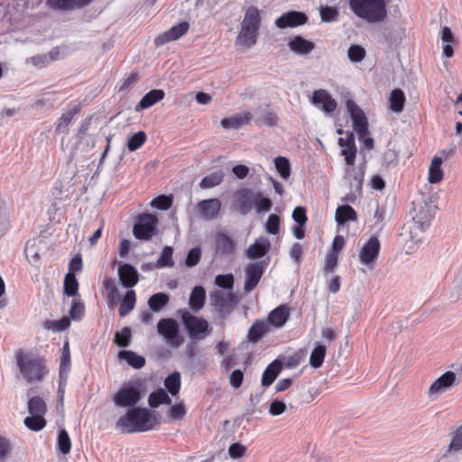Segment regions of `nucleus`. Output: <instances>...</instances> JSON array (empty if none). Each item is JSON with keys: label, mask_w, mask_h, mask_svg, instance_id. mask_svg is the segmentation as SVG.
Here are the masks:
<instances>
[{"label": "nucleus", "mask_w": 462, "mask_h": 462, "mask_svg": "<svg viewBox=\"0 0 462 462\" xmlns=\"http://www.w3.org/2000/svg\"><path fill=\"white\" fill-rule=\"evenodd\" d=\"M158 421L146 408H132L116 421V427L125 433L144 432L152 430Z\"/></svg>", "instance_id": "f257e3e1"}, {"label": "nucleus", "mask_w": 462, "mask_h": 462, "mask_svg": "<svg viewBox=\"0 0 462 462\" xmlns=\"http://www.w3.org/2000/svg\"><path fill=\"white\" fill-rule=\"evenodd\" d=\"M15 358L23 379L29 383L42 381L48 374L44 360L36 355L20 350Z\"/></svg>", "instance_id": "f03ea898"}, {"label": "nucleus", "mask_w": 462, "mask_h": 462, "mask_svg": "<svg viewBox=\"0 0 462 462\" xmlns=\"http://www.w3.org/2000/svg\"><path fill=\"white\" fill-rule=\"evenodd\" d=\"M386 5V0H349L353 14L369 23H381L385 19Z\"/></svg>", "instance_id": "7ed1b4c3"}, {"label": "nucleus", "mask_w": 462, "mask_h": 462, "mask_svg": "<svg viewBox=\"0 0 462 462\" xmlns=\"http://www.w3.org/2000/svg\"><path fill=\"white\" fill-rule=\"evenodd\" d=\"M179 313L191 340H204L211 334L212 328L204 318L192 315L187 310H180Z\"/></svg>", "instance_id": "20e7f679"}, {"label": "nucleus", "mask_w": 462, "mask_h": 462, "mask_svg": "<svg viewBox=\"0 0 462 462\" xmlns=\"http://www.w3.org/2000/svg\"><path fill=\"white\" fill-rule=\"evenodd\" d=\"M210 304L214 308L218 317L222 319H226L234 310L238 302L236 296L233 292H223L215 290L209 293Z\"/></svg>", "instance_id": "39448f33"}, {"label": "nucleus", "mask_w": 462, "mask_h": 462, "mask_svg": "<svg viewBox=\"0 0 462 462\" xmlns=\"http://www.w3.org/2000/svg\"><path fill=\"white\" fill-rule=\"evenodd\" d=\"M157 332L172 348L179 347L184 342L183 337L180 334L179 323L174 319H161L157 323Z\"/></svg>", "instance_id": "423d86ee"}, {"label": "nucleus", "mask_w": 462, "mask_h": 462, "mask_svg": "<svg viewBox=\"0 0 462 462\" xmlns=\"http://www.w3.org/2000/svg\"><path fill=\"white\" fill-rule=\"evenodd\" d=\"M158 218L152 214H142L134 224L133 233L135 238L148 241L157 233Z\"/></svg>", "instance_id": "0eeeda50"}, {"label": "nucleus", "mask_w": 462, "mask_h": 462, "mask_svg": "<svg viewBox=\"0 0 462 462\" xmlns=\"http://www.w3.org/2000/svg\"><path fill=\"white\" fill-rule=\"evenodd\" d=\"M458 383L456 373L447 371L438 377L429 387L427 395L430 399H436L443 393L451 390Z\"/></svg>", "instance_id": "6e6552de"}, {"label": "nucleus", "mask_w": 462, "mask_h": 462, "mask_svg": "<svg viewBox=\"0 0 462 462\" xmlns=\"http://www.w3.org/2000/svg\"><path fill=\"white\" fill-rule=\"evenodd\" d=\"M346 109L353 122V128L358 134L359 138L368 135V121L364 111L352 100L346 102Z\"/></svg>", "instance_id": "1a4fd4ad"}, {"label": "nucleus", "mask_w": 462, "mask_h": 462, "mask_svg": "<svg viewBox=\"0 0 462 462\" xmlns=\"http://www.w3.org/2000/svg\"><path fill=\"white\" fill-rule=\"evenodd\" d=\"M140 400V389L130 384L121 386L113 398L115 404L118 407H132Z\"/></svg>", "instance_id": "9d476101"}, {"label": "nucleus", "mask_w": 462, "mask_h": 462, "mask_svg": "<svg viewBox=\"0 0 462 462\" xmlns=\"http://www.w3.org/2000/svg\"><path fill=\"white\" fill-rule=\"evenodd\" d=\"M381 245L375 236H371L369 240L363 245L359 252V259L362 264L374 269L379 255Z\"/></svg>", "instance_id": "9b49d317"}, {"label": "nucleus", "mask_w": 462, "mask_h": 462, "mask_svg": "<svg viewBox=\"0 0 462 462\" xmlns=\"http://www.w3.org/2000/svg\"><path fill=\"white\" fill-rule=\"evenodd\" d=\"M310 102L326 114L334 112L337 108V101L325 89H317L313 92Z\"/></svg>", "instance_id": "f8f14e48"}, {"label": "nucleus", "mask_w": 462, "mask_h": 462, "mask_svg": "<svg viewBox=\"0 0 462 462\" xmlns=\"http://www.w3.org/2000/svg\"><path fill=\"white\" fill-rule=\"evenodd\" d=\"M264 272V267L261 262L248 263L245 267V280L244 290L246 292L252 291L259 283Z\"/></svg>", "instance_id": "ddd939ff"}, {"label": "nucleus", "mask_w": 462, "mask_h": 462, "mask_svg": "<svg viewBox=\"0 0 462 462\" xmlns=\"http://www.w3.org/2000/svg\"><path fill=\"white\" fill-rule=\"evenodd\" d=\"M189 24L187 22L180 23L171 28H170L165 32L158 35L154 39V43L156 46L164 45L167 42L175 41L180 39L181 36L187 33L189 31Z\"/></svg>", "instance_id": "4468645a"}, {"label": "nucleus", "mask_w": 462, "mask_h": 462, "mask_svg": "<svg viewBox=\"0 0 462 462\" xmlns=\"http://www.w3.org/2000/svg\"><path fill=\"white\" fill-rule=\"evenodd\" d=\"M308 17L305 14L297 11H290L283 14L275 20V25L280 29L297 27L307 23Z\"/></svg>", "instance_id": "2eb2a0df"}, {"label": "nucleus", "mask_w": 462, "mask_h": 462, "mask_svg": "<svg viewBox=\"0 0 462 462\" xmlns=\"http://www.w3.org/2000/svg\"><path fill=\"white\" fill-rule=\"evenodd\" d=\"M256 192L251 189H241L236 192V205L241 215H247L254 208Z\"/></svg>", "instance_id": "dca6fc26"}, {"label": "nucleus", "mask_w": 462, "mask_h": 462, "mask_svg": "<svg viewBox=\"0 0 462 462\" xmlns=\"http://www.w3.org/2000/svg\"><path fill=\"white\" fill-rule=\"evenodd\" d=\"M198 209L204 220L210 221L217 217L221 202L218 199H204L198 203Z\"/></svg>", "instance_id": "f3484780"}, {"label": "nucleus", "mask_w": 462, "mask_h": 462, "mask_svg": "<svg viewBox=\"0 0 462 462\" xmlns=\"http://www.w3.org/2000/svg\"><path fill=\"white\" fill-rule=\"evenodd\" d=\"M338 144L342 147L341 154L345 157L346 163L348 166L354 165L356 156L354 134L350 133L346 140L339 138Z\"/></svg>", "instance_id": "a211bd4d"}, {"label": "nucleus", "mask_w": 462, "mask_h": 462, "mask_svg": "<svg viewBox=\"0 0 462 462\" xmlns=\"http://www.w3.org/2000/svg\"><path fill=\"white\" fill-rule=\"evenodd\" d=\"M288 47L295 54L304 56L310 54L315 49V44L300 35H296L289 41Z\"/></svg>", "instance_id": "6ab92c4d"}, {"label": "nucleus", "mask_w": 462, "mask_h": 462, "mask_svg": "<svg viewBox=\"0 0 462 462\" xmlns=\"http://www.w3.org/2000/svg\"><path fill=\"white\" fill-rule=\"evenodd\" d=\"M118 276L125 288L134 287L138 282V272L130 263H124L119 267Z\"/></svg>", "instance_id": "aec40b11"}, {"label": "nucleus", "mask_w": 462, "mask_h": 462, "mask_svg": "<svg viewBox=\"0 0 462 462\" xmlns=\"http://www.w3.org/2000/svg\"><path fill=\"white\" fill-rule=\"evenodd\" d=\"M271 243L265 236H261L249 246L246 251V256L249 259H258L264 256L270 250Z\"/></svg>", "instance_id": "412c9836"}, {"label": "nucleus", "mask_w": 462, "mask_h": 462, "mask_svg": "<svg viewBox=\"0 0 462 462\" xmlns=\"http://www.w3.org/2000/svg\"><path fill=\"white\" fill-rule=\"evenodd\" d=\"M254 122L257 125L275 126L279 121L278 116L268 107L259 106L254 111Z\"/></svg>", "instance_id": "4be33fe9"}, {"label": "nucleus", "mask_w": 462, "mask_h": 462, "mask_svg": "<svg viewBox=\"0 0 462 462\" xmlns=\"http://www.w3.org/2000/svg\"><path fill=\"white\" fill-rule=\"evenodd\" d=\"M254 116L250 112L241 113L221 120V125L225 129H238L244 125H247Z\"/></svg>", "instance_id": "5701e85b"}, {"label": "nucleus", "mask_w": 462, "mask_h": 462, "mask_svg": "<svg viewBox=\"0 0 462 462\" xmlns=\"http://www.w3.org/2000/svg\"><path fill=\"white\" fill-rule=\"evenodd\" d=\"M165 94L162 89H152L145 94L140 102L135 106V111L139 112L143 109H147L159 101L162 100Z\"/></svg>", "instance_id": "b1692460"}, {"label": "nucleus", "mask_w": 462, "mask_h": 462, "mask_svg": "<svg viewBox=\"0 0 462 462\" xmlns=\"http://www.w3.org/2000/svg\"><path fill=\"white\" fill-rule=\"evenodd\" d=\"M70 370V352L69 343L66 342L62 348V355L60 363V385L59 391H61V387L66 383L68 374Z\"/></svg>", "instance_id": "393cba45"}, {"label": "nucleus", "mask_w": 462, "mask_h": 462, "mask_svg": "<svg viewBox=\"0 0 462 462\" xmlns=\"http://www.w3.org/2000/svg\"><path fill=\"white\" fill-rule=\"evenodd\" d=\"M290 317V309L286 305H281L273 310L268 315V322L275 328H282Z\"/></svg>", "instance_id": "a878e982"}, {"label": "nucleus", "mask_w": 462, "mask_h": 462, "mask_svg": "<svg viewBox=\"0 0 462 462\" xmlns=\"http://www.w3.org/2000/svg\"><path fill=\"white\" fill-rule=\"evenodd\" d=\"M282 368V363L278 359H275L271 364H269L263 373L261 381L262 385L263 387L270 386L280 374Z\"/></svg>", "instance_id": "bb28decb"}, {"label": "nucleus", "mask_w": 462, "mask_h": 462, "mask_svg": "<svg viewBox=\"0 0 462 462\" xmlns=\"http://www.w3.org/2000/svg\"><path fill=\"white\" fill-rule=\"evenodd\" d=\"M206 291L199 285L193 288L189 299V306L193 312H199L205 305Z\"/></svg>", "instance_id": "cd10ccee"}, {"label": "nucleus", "mask_w": 462, "mask_h": 462, "mask_svg": "<svg viewBox=\"0 0 462 462\" xmlns=\"http://www.w3.org/2000/svg\"><path fill=\"white\" fill-rule=\"evenodd\" d=\"M216 242V250L217 253L228 255L234 253L235 251V243L234 241L224 233H217L215 238Z\"/></svg>", "instance_id": "c85d7f7f"}, {"label": "nucleus", "mask_w": 462, "mask_h": 462, "mask_svg": "<svg viewBox=\"0 0 462 462\" xmlns=\"http://www.w3.org/2000/svg\"><path fill=\"white\" fill-rule=\"evenodd\" d=\"M79 108L78 106H74L71 109L64 112L61 116L58 119L56 125V133L63 134L65 135L69 134V125L71 123L73 117L79 113Z\"/></svg>", "instance_id": "c756f323"}, {"label": "nucleus", "mask_w": 462, "mask_h": 462, "mask_svg": "<svg viewBox=\"0 0 462 462\" xmlns=\"http://www.w3.org/2000/svg\"><path fill=\"white\" fill-rule=\"evenodd\" d=\"M241 26L245 27L246 31L248 29H253L254 31L259 32L260 28V14L259 11L254 6H250L244 17V20L241 23Z\"/></svg>", "instance_id": "7c9ffc66"}, {"label": "nucleus", "mask_w": 462, "mask_h": 462, "mask_svg": "<svg viewBox=\"0 0 462 462\" xmlns=\"http://www.w3.org/2000/svg\"><path fill=\"white\" fill-rule=\"evenodd\" d=\"M270 330L269 324L262 319H257L251 326L247 339L250 342H257L264 334Z\"/></svg>", "instance_id": "2f4dec72"}, {"label": "nucleus", "mask_w": 462, "mask_h": 462, "mask_svg": "<svg viewBox=\"0 0 462 462\" xmlns=\"http://www.w3.org/2000/svg\"><path fill=\"white\" fill-rule=\"evenodd\" d=\"M258 32L253 29L246 31L245 27L241 26V31L236 37V44L250 48L257 42Z\"/></svg>", "instance_id": "473e14b6"}, {"label": "nucleus", "mask_w": 462, "mask_h": 462, "mask_svg": "<svg viewBox=\"0 0 462 462\" xmlns=\"http://www.w3.org/2000/svg\"><path fill=\"white\" fill-rule=\"evenodd\" d=\"M118 358L125 360L129 365L135 369H140L145 365V358L131 350L119 351Z\"/></svg>", "instance_id": "72a5a7b5"}, {"label": "nucleus", "mask_w": 462, "mask_h": 462, "mask_svg": "<svg viewBox=\"0 0 462 462\" xmlns=\"http://www.w3.org/2000/svg\"><path fill=\"white\" fill-rule=\"evenodd\" d=\"M356 213L349 205L339 206L335 214L336 221L338 225H344L347 221L356 220Z\"/></svg>", "instance_id": "f704fd0d"}, {"label": "nucleus", "mask_w": 462, "mask_h": 462, "mask_svg": "<svg viewBox=\"0 0 462 462\" xmlns=\"http://www.w3.org/2000/svg\"><path fill=\"white\" fill-rule=\"evenodd\" d=\"M148 404L152 408H157L161 404L170 405L171 404V399L164 389L160 388L149 394Z\"/></svg>", "instance_id": "c9c22d12"}, {"label": "nucleus", "mask_w": 462, "mask_h": 462, "mask_svg": "<svg viewBox=\"0 0 462 462\" xmlns=\"http://www.w3.org/2000/svg\"><path fill=\"white\" fill-rule=\"evenodd\" d=\"M431 217L428 210H420L413 217V226L411 234L417 230L425 232L430 226Z\"/></svg>", "instance_id": "e433bc0d"}, {"label": "nucleus", "mask_w": 462, "mask_h": 462, "mask_svg": "<svg viewBox=\"0 0 462 462\" xmlns=\"http://www.w3.org/2000/svg\"><path fill=\"white\" fill-rule=\"evenodd\" d=\"M135 302H136V296H135L134 291V290L127 291L120 303V306H119V316L125 317L128 313H130L134 310V308L135 306Z\"/></svg>", "instance_id": "4c0bfd02"}, {"label": "nucleus", "mask_w": 462, "mask_h": 462, "mask_svg": "<svg viewBox=\"0 0 462 462\" xmlns=\"http://www.w3.org/2000/svg\"><path fill=\"white\" fill-rule=\"evenodd\" d=\"M169 295L164 292H158L152 295L148 300V306L153 312H160L169 302Z\"/></svg>", "instance_id": "58836bf2"}, {"label": "nucleus", "mask_w": 462, "mask_h": 462, "mask_svg": "<svg viewBox=\"0 0 462 462\" xmlns=\"http://www.w3.org/2000/svg\"><path fill=\"white\" fill-rule=\"evenodd\" d=\"M442 159L440 157H434L431 161L429 170V181L430 183H439L443 178V171L441 169Z\"/></svg>", "instance_id": "ea45409f"}, {"label": "nucleus", "mask_w": 462, "mask_h": 462, "mask_svg": "<svg viewBox=\"0 0 462 462\" xmlns=\"http://www.w3.org/2000/svg\"><path fill=\"white\" fill-rule=\"evenodd\" d=\"M390 109L394 113H401L403 109L405 96L402 90L395 88L391 92Z\"/></svg>", "instance_id": "a19ab883"}, {"label": "nucleus", "mask_w": 462, "mask_h": 462, "mask_svg": "<svg viewBox=\"0 0 462 462\" xmlns=\"http://www.w3.org/2000/svg\"><path fill=\"white\" fill-rule=\"evenodd\" d=\"M224 179V172L220 171H216L207 176H205L201 181L199 182V187L201 189H211L217 185H219Z\"/></svg>", "instance_id": "79ce46f5"}, {"label": "nucleus", "mask_w": 462, "mask_h": 462, "mask_svg": "<svg viewBox=\"0 0 462 462\" xmlns=\"http://www.w3.org/2000/svg\"><path fill=\"white\" fill-rule=\"evenodd\" d=\"M326 346L317 343L310 356V365L313 368H319L322 365L326 356Z\"/></svg>", "instance_id": "37998d69"}, {"label": "nucleus", "mask_w": 462, "mask_h": 462, "mask_svg": "<svg viewBox=\"0 0 462 462\" xmlns=\"http://www.w3.org/2000/svg\"><path fill=\"white\" fill-rule=\"evenodd\" d=\"M28 410L30 414L44 416L47 411V406L42 397L33 396L28 402Z\"/></svg>", "instance_id": "c03bdc74"}, {"label": "nucleus", "mask_w": 462, "mask_h": 462, "mask_svg": "<svg viewBox=\"0 0 462 462\" xmlns=\"http://www.w3.org/2000/svg\"><path fill=\"white\" fill-rule=\"evenodd\" d=\"M70 326V320L68 317H63L59 320L47 319L43 323V328L54 332L64 331Z\"/></svg>", "instance_id": "a18cd8bd"}, {"label": "nucleus", "mask_w": 462, "mask_h": 462, "mask_svg": "<svg viewBox=\"0 0 462 462\" xmlns=\"http://www.w3.org/2000/svg\"><path fill=\"white\" fill-rule=\"evenodd\" d=\"M164 385L171 395H176L180 388V374L174 372L164 380Z\"/></svg>", "instance_id": "49530a36"}, {"label": "nucleus", "mask_w": 462, "mask_h": 462, "mask_svg": "<svg viewBox=\"0 0 462 462\" xmlns=\"http://www.w3.org/2000/svg\"><path fill=\"white\" fill-rule=\"evenodd\" d=\"M79 291V282L75 273H68L64 279V293L69 297L76 296Z\"/></svg>", "instance_id": "de8ad7c7"}, {"label": "nucleus", "mask_w": 462, "mask_h": 462, "mask_svg": "<svg viewBox=\"0 0 462 462\" xmlns=\"http://www.w3.org/2000/svg\"><path fill=\"white\" fill-rule=\"evenodd\" d=\"M24 425L31 430L40 431L46 426V420L42 415L31 414L24 419Z\"/></svg>", "instance_id": "09e8293b"}, {"label": "nucleus", "mask_w": 462, "mask_h": 462, "mask_svg": "<svg viewBox=\"0 0 462 462\" xmlns=\"http://www.w3.org/2000/svg\"><path fill=\"white\" fill-rule=\"evenodd\" d=\"M272 207L273 202L270 199L264 198L261 192H256L254 208L257 214L268 212Z\"/></svg>", "instance_id": "8fccbe9b"}, {"label": "nucleus", "mask_w": 462, "mask_h": 462, "mask_svg": "<svg viewBox=\"0 0 462 462\" xmlns=\"http://www.w3.org/2000/svg\"><path fill=\"white\" fill-rule=\"evenodd\" d=\"M274 165L279 175L283 180H288L291 175V165L287 158L279 156L274 160Z\"/></svg>", "instance_id": "3c124183"}, {"label": "nucleus", "mask_w": 462, "mask_h": 462, "mask_svg": "<svg viewBox=\"0 0 462 462\" xmlns=\"http://www.w3.org/2000/svg\"><path fill=\"white\" fill-rule=\"evenodd\" d=\"M173 249L171 246H165L162 249V252L157 260L156 266L158 268L163 267H172L174 265V262L172 260Z\"/></svg>", "instance_id": "603ef678"}, {"label": "nucleus", "mask_w": 462, "mask_h": 462, "mask_svg": "<svg viewBox=\"0 0 462 462\" xmlns=\"http://www.w3.org/2000/svg\"><path fill=\"white\" fill-rule=\"evenodd\" d=\"M57 444L59 450L62 454L67 455L70 452L71 441L65 429L59 430Z\"/></svg>", "instance_id": "864d4df0"}, {"label": "nucleus", "mask_w": 462, "mask_h": 462, "mask_svg": "<svg viewBox=\"0 0 462 462\" xmlns=\"http://www.w3.org/2000/svg\"><path fill=\"white\" fill-rule=\"evenodd\" d=\"M281 218L276 214H271L264 225L265 232L269 235H277L280 231Z\"/></svg>", "instance_id": "5fc2aeb1"}, {"label": "nucleus", "mask_w": 462, "mask_h": 462, "mask_svg": "<svg viewBox=\"0 0 462 462\" xmlns=\"http://www.w3.org/2000/svg\"><path fill=\"white\" fill-rule=\"evenodd\" d=\"M146 141V134L143 131L132 135L127 142V148L130 152L136 151L139 149Z\"/></svg>", "instance_id": "6e6d98bb"}, {"label": "nucleus", "mask_w": 462, "mask_h": 462, "mask_svg": "<svg viewBox=\"0 0 462 462\" xmlns=\"http://www.w3.org/2000/svg\"><path fill=\"white\" fill-rule=\"evenodd\" d=\"M347 56L354 63L361 62L365 57V50L360 45L353 44L348 48Z\"/></svg>", "instance_id": "4d7b16f0"}, {"label": "nucleus", "mask_w": 462, "mask_h": 462, "mask_svg": "<svg viewBox=\"0 0 462 462\" xmlns=\"http://www.w3.org/2000/svg\"><path fill=\"white\" fill-rule=\"evenodd\" d=\"M115 343L121 347H126L130 345L131 341V330L125 327L121 331L116 332L115 335Z\"/></svg>", "instance_id": "13d9d810"}, {"label": "nucleus", "mask_w": 462, "mask_h": 462, "mask_svg": "<svg viewBox=\"0 0 462 462\" xmlns=\"http://www.w3.org/2000/svg\"><path fill=\"white\" fill-rule=\"evenodd\" d=\"M460 450H462V424L455 430L448 446V451L450 452H458Z\"/></svg>", "instance_id": "bf43d9fd"}, {"label": "nucleus", "mask_w": 462, "mask_h": 462, "mask_svg": "<svg viewBox=\"0 0 462 462\" xmlns=\"http://www.w3.org/2000/svg\"><path fill=\"white\" fill-rule=\"evenodd\" d=\"M246 451V447L238 442L231 444L228 448V455L234 460L241 459Z\"/></svg>", "instance_id": "052dcab7"}, {"label": "nucleus", "mask_w": 462, "mask_h": 462, "mask_svg": "<svg viewBox=\"0 0 462 462\" xmlns=\"http://www.w3.org/2000/svg\"><path fill=\"white\" fill-rule=\"evenodd\" d=\"M172 204V198L171 196L161 195L153 199L151 206L160 210H167Z\"/></svg>", "instance_id": "680f3d73"}, {"label": "nucleus", "mask_w": 462, "mask_h": 462, "mask_svg": "<svg viewBox=\"0 0 462 462\" xmlns=\"http://www.w3.org/2000/svg\"><path fill=\"white\" fill-rule=\"evenodd\" d=\"M215 283L222 289L231 290L234 287V276L232 273L218 274L215 278Z\"/></svg>", "instance_id": "e2e57ef3"}, {"label": "nucleus", "mask_w": 462, "mask_h": 462, "mask_svg": "<svg viewBox=\"0 0 462 462\" xmlns=\"http://www.w3.org/2000/svg\"><path fill=\"white\" fill-rule=\"evenodd\" d=\"M201 259V249L199 247H194L191 250L189 251L185 264L191 268L196 266Z\"/></svg>", "instance_id": "0e129e2a"}, {"label": "nucleus", "mask_w": 462, "mask_h": 462, "mask_svg": "<svg viewBox=\"0 0 462 462\" xmlns=\"http://www.w3.org/2000/svg\"><path fill=\"white\" fill-rule=\"evenodd\" d=\"M85 314V306L82 302L74 300L69 310V316L74 320H80Z\"/></svg>", "instance_id": "69168bd1"}, {"label": "nucleus", "mask_w": 462, "mask_h": 462, "mask_svg": "<svg viewBox=\"0 0 462 462\" xmlns=\"http://www.w3.org/2000/svg\"><path fill=\"white\" fill-rule=\"evenodd\" d=\"M51 8L54 10H73L76 9L73 0H51L50 1Z\"/></svg>", "instance_id": "338daca9"}, {"label": "nucleus", "mask_w": 462, "mask_h": 462, "mask_svg": "<svg viewBox=\"0 0 462 462\" xmlns=\"http://www.w3.org/2000/svg\"><path fill=\"white\" fill-rule=\"evenodd\" d=\"M12 450V445L8 439L0 436V462H5Z\"/></svg>", "instance_id": "774afa93"}]
</instances>
